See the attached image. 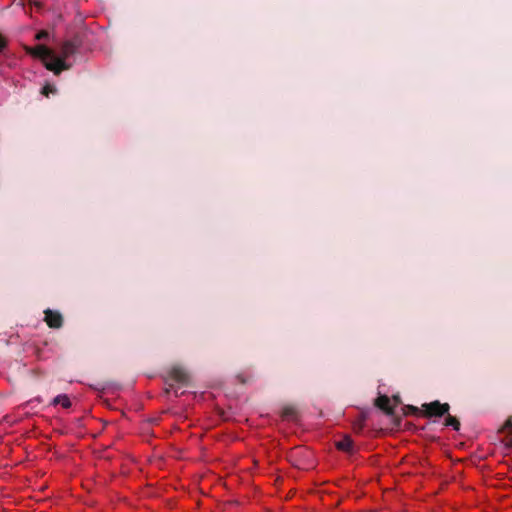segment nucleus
I'll use <instances>...</instances> for the list:
<instances>
[{
	"mask_svg": "<svg viewBox=\"0 0 512 512\" xmlns=\"http://www.w3.org/2000/svg\"><path fill=\"white\" fill-rule=\"evenodd\" d=\"M25 51L27 54L39 58L47 70L59 75L62 71L69 69L70 66L66 63V60L74 53L75 47L71 42H65L61 46L59 55H56L52 49L44 45L26 46Z\"/></svg>",
	"mask_w": 512,
	"mask_h": 512,
	"instance_id": "f257e3e1",
	"label": "nucleus"
},
{
	"mask_svg": "<svg viewBox=\"0 0 512 512\" xmlns=\"http://www.w3.org/2000/svg\"><path fill=\"white\" fill-rule=\"evenodd\" d=\"M448 403L433 401L422 405V413L425 417H441L449 411Z\"/></svg>",
	"mask_w": 512,
	"mask_h": 512,
	"instance_id": "f03ea898",
	"label": "nucleus"
},
{
	"mask_svg": "<svg viewBox=\"0 0 512 512\" xmlns=\"http://www.w3.org/2000/svg\"><path fill=\"white\" fill-rule=\"evenodd\" d=\"M44 315V321L50 328L58 329L62 326L63 318L58 311L46 309Z\"/></svg>",
	"mask_w": 512,
	"mask_h": 512,
	"instance_id": "7ed1b4c3",
	"label": "nucleus"
},
{
	"mask_svg": "<svg viewBox=\"0 0 512 512\" xmlns=\"http://www.w3.org/2000/svg\"><path fill=\"white\" fill-rule=\"evenodd\" d=\"M376 406L387 414L393 413V406L388 396L382 395L376 399Z\"/></svg>",
	"mask_w": 512,
	"mask_h": 512,
	"instance_id": "20e7f679",
	"label": "nucleus"
},
{
	"mask_svg": "<svg viewBox=\"0 0 512 512\" xmlns=\"http://www.w3.org/2000/svg\"><path fill=\"white\" fill-rule=\"evenodd\" d=\"M336 447L345 452H351L353 449V442L349 436H344L340 441L336 442Z\"/></svg>",
	"mask_w": 512,
	"mask_h": 512,
	"instance_id": "39448f33",
	"label": "nucleus"
},
{
	"mask_svg": "<svg viewBox=\"0 0 512 512\" xmlns=\"http://www.w3.org/2000/svg\"><path fill=\"white\" fill-rule=\"evenodd\" d=\"M54 403L62 406L65 409H68L71 407V401L67 395H58L54 399Z\"/></svg>",
	"mask_w": 512,
	"mask_h": 512,
	"instance_id": "423d86ee",
	"label": "nucleus"
},
{
	"mask_svg": "<svg viewBox=\"0 0 512 512\" xmlns=\"http://www.w3.org/2000/svg\"><path fill=\"white\" fill-rule=\"evenodd\" d=\"M445 425L446 426H451L455 430H459L460 423H459V421L455 417H453L451 415H448L446 417V419H445Z\"/></svg>",
	"mask_w": 512,
	"mask_h": 512,
	"instance_id": "0eeeda50",
	"label": "nucleus"
},
{
	"mask_svg": "<svg viewBox=\"0 0 512 512\" xmlns=\"http://www.w3.org/2000/svg\"><path fill=\"white\" fill-rule=\"evenodd\" d=\"M54 92H55V88L50 84H46L42 88V94L46 97H48L51 93H54Z\"/></svg>",
	"mask_w": 512,
	"mask_h": 512,
	"instance_id": "6e6552de",
	"label": "nucleus"
},
{
	"mask_svg": "<svg viewBox=\"0 0 512 512\" xmlns=\"http://www.w3.org/2000/svg\"><path fill=\"white\" fill-rule=\"evenodd\" d=\"M47 35H48V34H47V32H46V31H44V30H42V31H39V32L36 34L35 38H36L37 40H41V39H43V38L47 37Z\"/></svg>",
	"mask_w": 512,
	"mask_h": 512,
	"instance_id": "1a4fd4ad",
	"label": "nucleus"
},
{
	"mask_svg": "<svg viewBox=\"0 0 512 512\" xmlns=\"http://www.w3.org/2000/svg\"><path fill=\"white\" fill-rule=\"evenodd\" d=\"M6 47V40L0 33V51H2Z\"/></svg>",
	"mask_w": 512,
	"mask_h": 512,
	"instance_id": "9d476101",
	"label": "nucleus"
},
{
	"mask_svg": "<svg viewBox=\"0 0 512 512\" xmlns=\"http://www.w3.org/2000/svg\"><path fill=\"white\" fill-rule=\"evenodd\" d=\"M505 427H506L507 429H509L510 431H512V417H510V418L506 421V423H505Z\"/></svg>",
	"mask_w": 512,
	"mask_h": 512,
	"instance_id": "9b49d317",
	"label": "nucleus"
},
{
	"mask_svg": "<svg viewBox=\"0 0 512 512\" xmlns=\"http://www.w3.org/2000/svg\"><path fill=\"white\" fill-rule=\"evenodd\" d=\"M301 449H295L294 453H298Z\"/></svg>",
	"mask_w": 512,
	"mask_h": 512,
	"instance_id": "f8f14e48",
	"label": "nucleus"
}]
</instances>
